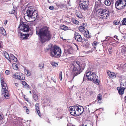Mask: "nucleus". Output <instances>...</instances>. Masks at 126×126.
I'll return each mask as SVG.
<instances>
[{"mask_svg":"<svg viewBox=\"0 0 126 126\" xmlns=\"http://www.w3.org/2000/svg\"><path fill=\"white\" fill-rule=\"evenodd\" d=\"M2 89V91L6 90H7L8 87L7 86V84L5 83H4L2 84L1 85Z\"/></svg>","mask_w":126,"mask_h":126,"instance_id":"24","label":"nucleus"},{"mask_svg":"<svg viewBox=\"0 0 126 126\" xmlns=\"http://www.w3.org/2000/svg\"><path fill=\"white\" fill-rule=\"evenodd\" d=\"M18 28L20 30L26 32H28L30 30L29 24L26 22L20 21Z\"/></svg>","mask_w":126,"mask_h":126,"instance_id":"5","label":"nucleus"},{"mask_svg":"<svg viewBox=\"0 0 126 126\" xmlns=\"http://www.w3.org/2000/svg\"><path fill=\"white\" fill-rule=\"evenodd\" d=\"M84 64H81L78 61H75L71 66L72 72L75 76L79 74L85 67Z\"/></svg>","mask_w":126,"mask_h":126,"instance_id":"2","label":"nucleus"},{"mask_svg":"<svg viewBox=\"0 0 126 126\" xmlns=\"http://www.w3.org/2000/svg\"><path fill=\"white\" fill-rule=\"evenodd\" d=\"M22 83L23 85V86H24L25 88H26L27 89H28V88H30V86L28 85L25 81H22Z\"/></svg>","mask_w":126,"mask_h":126,"instance_id":"26","label":"nucleus"},{"mask_svg":"<svg viewBox=\"0 0 126 126\" xmlns=\"http://www.w3.org/2000/svg\"><path fill=\"white\" fill-rule=\"evenodd\" d=\"M105 4L107 6H109L111 4V3L109 0H105Z\"/></svg>","mask_w":126,"mask_h":126,"instance_id":"31","label":"nucleus"},{"mask_svg":"<svg viewBox=\"0 0 126 126\" xmlns=\"http://www.w3.org/2000/svg\"><path fill=\"white\" fill-rule=\"evenodd\" d=\"M49 48H47V50H49L51 55H55V45H54L52 47V45L50 44L48 45Z\"/></svg>","mask_w":126,"mask_h":126,"instance_id":"10","label":"nucleus"},{"mask_svg":"<svg viewBox=\"0 0 126 126\" xmlns=\"http://www.w3.org/2000/svg\"><path fill=\"white\" fill-rule=\"evenodd\" d=\"M13 69L15 70H17L18 69L17 64L16 63L14 64H13Z\"/></svg>","mask_w":126,"mask_h":126,"instance_id":"40","label":"nucleus"},{"mask_svg":"<svg viewBox=\"0 0 126 126\" xmlns=\"http://www.w3.org/2000/svg\"><path fill=\"white\" fill-rule=\"evenodd\" d=\"M76 107L77 112L79 114V116L83 113L84 110V108L82 106L78 105V106H76Z\"/></svg>","mask_w":126,"mask_h":126,"instance_id":"12","label":"nucleus"},{"mask_svg":"<svg viewBox=\"0 0 126 126\" xmlns=\"http://www.w3.org/2000/svg\"><path fill=\"white\" fill-rule=\"evenodd\" d=\"M114 38H115L117 39V40H119V39H118V38H117V36L116 35H115L114 36Z\"/></svg>","mask_w":126,"mask_h":126,"instance_id":"58","label":"nucleus"},{"mask_svg":"<svg viewBox=\"0 0 126 126\" xmlns=\"http://www.w3.org/2000/svg\"><path fill=\"white\" fill-rule=\"evenodd\" d=\"M44 67V64L43 63H40L39 66V68L41 69L42 68Z\"/></svg>","mask_w":126,"mask_h":126,"instance_id":"45","label":"nucleus"},{"mask_svg":"<svg viewBox=\"0 0 126 126\" xmlns=\"http://www.w3.org/2000/svg\"><path fill=\"white\" fill-rule=\"evenodd\" d=\"M115 43L117 44L119 43V42L118 41H116Z\"/></svg>","mask_w":126,"mask_h":126,"instance_id":"63","label":"nucleus"},{"mask_svg":"<svg viewBox=\"0 0 126 126\" xmlns=\"http://www.w3.org/2000/svg\"><path fill=\"white\" fill-rule=\"evenodd\" d=\"M38 13L37 11L35 10H34V12L33 14V15H32L31 18L33 19L34 20L36 19L38 17Z\"/></svg>","mask_w":126,"mask_h":126,"instance_id":"19","label":"nucleus"},{"mask_svg":"<svg viewBox=\"0 0 126 126\" xmlns=\"http://www.w3.org/2000/svg\"><path fill=\"white\" fill-rule=\"evenodd\" d=\"M59 79L61 81H62V73L61 71H60L59 72Z\"/></svg>","mask_w":126,"mask_h":126,"instance_id":"38","label":"nucleus"},{"mask_svg":"<svg viewBox=\"0 0 126 126\" xmlns=\"http://www.w3.org/2000/svg\"><path fill=\"white\" fill-rule=\"evenodd\" d=\"M125 85H126V82H122L121 83V87H123V86H125Z\"/></svg>","mask_w":126,"mask_h":126,"instance_id":"49","label":"nucleus"},{"mask_svg":"<svg viewBox=\"0 0 126 126\" xmlns=\"http://www.w3.org/2000/svg\"><path fill=\"white\" fill-rule=\"evenodd\" d=\"M35 107L36 112H37L38 115L41 117V114L40 113V111L39 110V105L38 103H36L35 105Z\"/></svg>","mask_w":126,"mask_h":126,"instance_id":"14","label":"nucleus"},{"mask_svg":"<svg viewBox=\"0 0 126 126\" xmlns=\"http://www.w3.org/2000/svg\"><path fill=\"white\" fill-rule=\"evenodd\" d=\"M93 51V49H92L91 50H89L87 52H84L85 53V54H90V53H92Z\"/></svg>","mask_w":126,"mask_h":126,"instance_id":"46","label":"nucleus"},{"mask_svg":"<svg viewBox=\"0 0 126 126\" xmlns=\"http://www.w3.org/2000/svg\"><path fill=\"white\" fill-rule=\"evenodd\" d=\"M77 16L80 18H81L82 17V16L81 14H77L76 15Z\"/></svg>","mask_w":126,"mask_h":126,"instance_id":"47","label":"nucleus"},{"mask_svg":"<svg viewBox=\"0 0 126 126\" xmlns=\"http://www.w3.org/2000/svg\"><path fill=\"white\" fill-rule=\"evenodd\" d=\"M18 83H15V85L17 87H18Z\"/></svg>","mask_w":126,"mask_h":126,"instance_id":"60","label":"nucleus"},{"mask_svg":"<svg viewBox=\"0 0 126 126\" xmlns=\"http://www.w3.org/2000/svg\"><path fill=\"white\" fill-rule=\"evenodd\" d=\"M0 81L1 85L2 84L4 83H5L3 80V78H1L0 79Z\"/></svg>","mask_w":126,"mask_h":126,"instance_id":"48","label":"nucleus"},{"mask_svg":"<svg viewBox=\"0 0 126 126\" xmlns=\"http://www.w3.org/2000/svg\"><path fill=\"white\" fill-rule=\"evenodd\" d=\"M87 78L88 80L91 81L93 80V82L97 83L99 82L98 76L96 75L95 73L91 71H88L86 74Z\"/></svg>","mask_w":126,"mask_h":126,"instance_id":"4","label":"nucleus"},{"mask_svg":"<svg viewBox=\"0 0 126 126\" xmlns=\"http://www.w3.org/2000/svg\"><path fill=\"white\" fill-rule=\"evenodd\" d=\"M24 73L27 76H30L31 75V73L30 71L28 70L24 69Z\"/></svg>","mask_w":126,"mask_h":126,"instance_id":"29","label":"nucleus"},{"mask_svg":"<svg viewBox=\"0 0 126 126\" xmlns=\"http://www.w3.org/2000/svg\"><path fill=\"white\" fill-rule=\"evenodd\" d=\"M34 12V10H28L27 11V16L29 18H30L32 17V16Z\"/></svg>","mask_w":126,"mask_h":126,"instance_id":"15","label":"nucleus"},{"mask_svg":"<svg viewBox=\"0 0 126 126\" xmlns=\"http://www.w3.org/2000/svg\"><path fill=\"white\" fill-rule=\"evenodd\" d=\"M1 34L4 35H5L6 34V33L5 30L3 27L1 28Z\"/></svg>","mask_w":126,"mask_h":126,"instance_id":"35","label":"nucleus"},{"mask_svg":"<svg viewBox=\"0 0 126 126\" xmlns=\"http://www.w3.org/2000/svg\"><path fill=\"white\" fill-rule=\"evenodd\" d=\"M90 33H89V31H87V32L85 31L84 33V36L88 38H91V36L90 35Z\"/></svg>","mask_w":126,"mask_h":126,"instance_id":"23","label":"nucleus"},{"mask_svg":"<svg viewBox=\"0 0 126 126\" xmlns=\"http://www.w3.org/2000/svg\"><path fill=\"white\" fill-rule=\"evenodd\" d=\"M73 52V50L71 48H69L67 50H65L64 51V53L66 55L69 54H72Z\"/></svg>","mask_w":126,"mask_h":126,"instance_id":"22","label":"nucleus"},{"mask_svg":"<svg viewBox=\"0 0 126 126\" xmlns=\"http://www.w3.org/2000/svg\"><path fill=\"white\" fill-rule=\"evenodd\" d=\"M61 28L64 31H66L69 29L68 28L64 25H63L61 26Z\"/></svg>","mask_w":126,"mask_h":126,"instance_id":"32","label":"nucleus"},{"mask_svg":"<svg viewBox=\"0 0 126 126\" xmlns=\"http://www.w3.org/2000/svg\"><path fill=\"white\" fill-rule=\"evenodd\" d=\"M100 6V4L97 1H96L95 3V4L94 7V10L95 11L97 9L99 8Z\"/></svg>","mask_w":126,"mask_h":126,"instance_id":"25","label":"nucleus"},{"mask_svg":"<svg viewBox=\"0 0 126 126\" xmlns=\"http://www.w3.org/2000/svg\"><path fill=\"white\" fill-rule=\"evenodd\" d=\"M10 72V71L8 70H6L5 72L6 74L7 75H8L9 74Z\"/></svg>","mask_w":126,"mask_h":126,"instance_id":"51","label":"nucleus"},{"mask_svg":"<svg viewBox=\"0 0 126 126\" xmlns=\"http://www.w3.org/2000/svg\"><path fill=\"white\" fill-rule=\"evenodd\" d=\"M16 126H22L21 125L19 124L18 123Z\"/></svg>","mask_w":126,"mask_h":126,"instance_id":"61","label":"nucleus"},{"mask_svg":"<svg viewBox=\"0 0 126 126\" xmlns=\"http://www.w3.org/2000/svg\"><path fill=\"white\" fill-rule=\"evenodd\" d=\"M97 98V99L99 100L98 102L100 103L99 101L102 98V95L100 94H99L98 95Z\"/></svg>","mask_w":126,"mask_h":126,"instance_id":"39","label":"nucleus"},{"mask_svg":"<svg viewBox=\"0 0 126 126\" xmlns=\"http://www.w3.org/2000/svg\"><path fill=\"white\" fill-rule=\"evenodd\" d=\"M16 8H13L11 10L9 11V14H13L15 13H16Z\"/></svg>","mask_w":126,"mask_h":126,"instance_id":"30","label":"nucleus"},{"mask_svg":"<svg viewBox=\"0 0 126 126\" xmlns=\"http://www.w3.org/2000/svg\"><path fill=\"white\" fill-rule=\"evenodd\" d=\"M96 16L98 19H107L109 16L110 12L106 8L99 9L96 11Z\"/></svg>","mask_w":126,"mask_h":126,"instance_id":"3","label":"nucleus"},{"mask_svg":"<svg viewBox=\"0 0 126 126\" xmlns=\"http://www.w3.org/2000/svg\"><path fill=\"white\" fill-rule=\"evenodd\" d=\"M122 21V24L123 25H125L126 23V18H123Z\"/></svg>","mask_w":126,"mask_h":126,"instance_id":"43","label":"nucleus"},{"mask_svg":"<svg viewBox=\"0 0 126 126\" xmlns=\"http://www.w3.org/2000/svg\"><path fill=\"white\" fill-rule=\"evenodd\" d=\"M83 46L84 47L88 48L90 47V44L88 42L85 41L83 44Z\"/></svg>","mask_w":126,"mask_h":126,"instance_id":"28","label":"nucleus"},{"mask_svg":"<svg viewBox=\"0 0 126 126\" xmlns=\"http://www.w3.org/2000/svg\"><path fill=\"white\" fill-rule=\"evenodd\" d=\"M33 99L36 100L37 101L38 99V96L36 94H34L33 95Z\"/></svg>","mask_w":126,"mask_h":126,"instance_id":"41","label":"nucleus"},{"mask_svg":"<svg viewBox=\"0 0 126 126\" xmlns=\"http://www.w3.org/2000/svg\"><path fill=\"white\" fill-rule=\"evenodd\" d=\"M76 45V47H77V49L78 50L79 48H78V45Z\"/></svg>","mask_w":126,"mask_h":126,"instance_id":"64","label":"nucleus"},{"mask_svg":"<svg viewBox=\"0 0 126 126\" xmlns=\"http://www.w3.org/2000/svg\"><path fill=\"white\" fill-rule=\"evenodd\" d=\"M4 57L6 58L9 61H10L11 59V56H10L11 57H10V56H4Z\"/></svg>","mask_w":126,"mask_h":126,"instance_id":"42","label":"nucleus"},{"mask_svg":"<svg viewBox=\"0 0 126 126\" xmlns=\"http://www.w3.org/2000/svg\"><path fill=\"white\" fill-rule=\"evenodd\" d=\"M8 22V21L7 20H4V24L5 25H6L7 24V23Z\"/></svg>","mask_w":126,"mask_h":126,"instance_id":"56","label":"nucleus"},{"mask_svg":"<svg viewBox=\"0 0 126 126\" xmlns=\"http://www.w3.org/2000/svg\"><path fill=\"white\" fill-rule=\"evenodd\" d=\"M63 4H61V5H59V8L60 7V8H62V6H63Z\"/></svg>","mask_w":126,"mask_h":126,"instance_id":"59","label":"nucleus"},{"mask_svg":"<svg viewBox=\"0 0 126 126\" xmlns=\"http://www.w3.org/2000/svg\"><path fill=\"white\" fill-rule=\"evenodd\" d=\"M50 63L53 67L55 68V62H51Z\"/></svg>","mask_w":126,"mask_h":126,"instance_id":"50","label":"nucleus"},{"mask_svg":"<svg viewBox=\"0 0 126 126\" xmlns=\"http://www.w3.org/2000/svg\"><path fill=\"white\" fill-rule=\"evenodd\" d=\"M79 30L81 32H83L85 29L84 27L83 26H81L79 27Z\"/></svg>","mask_w":126,"mask_h":126,"instance_id":"33","label":"nucleus"},{"mask_svg":"<svg viewBox=\"0 0 126 126\" xmlns=\"http://www.w3.org/2000/svg\"><path fill=\"white\" fill-rule=\"evenodd\" d=\"M13 77L14 78L20 80L24 79L25 78L24 75L22 74H20L18 73H15V74L13 75Z\"/></svg>","mask_w":126,"mask_h":126,"instance_id":"9","label":"nucleus"},{"mask_svg":"<svg viewBox=\"0 0 126 126\" xmlns=\"http://www.w3.org/2000/svg\"><path fill=\"white\" fill-rule=\"evenodd\" d=\"M54 8V7L53 6H51L49 7V9L50 10H52Z\"/></svg>","mask_w":126,"mask_h":126,"instance_id":"52","label":"nucleus"},{"mask_svg":"<svg viewBox=\"0 0 126 126\" xmlns=\"http://www.w3.org/2000/svg\"><path fill=\"white\" fill-rule=\"evenodd\" d=\"M108 73H109V76L110 77L112 78H114L116 77V75L114 73L111 72L110 71H109Z\"/></svg>","mask_w":126,"mask_h":126,"instance_id":"27","label":"nucleus"},{"mask_svg":"<svg viewBox=\"0 0 126 126\" xmlns=\"http://www.w3.org/2000/svg\"><path fill=\"white\" fill-rule=\"evenodd\" d=\"M117 54L120 55H126V47L124 46H122L121 50H119L117 52Z\"/></svg>","mask_w":126,"mask_h":126,"instance_id":"13","label":"nucleus"},{"mask_svg":"<svg viewBox=\"0 0 126 126\" xmlns=\"http://www.w3.org/2000/svg\"><path fill=\"white\" fill-rule=\"evenodd\" d=\"M48 30L49 28L47 26H44L41 28L37 27L36 34L39 36V40L42 43L50 39L51 35Z\"/></svg>","mask_w":126,"mask_h":126,"instance_id":"1","label":"nucleus"},{"mask_svg":"<svg viewBox=\"0 0 126 126\" xmlns=\"http://www.w3.org/2000/svg\"><path fill=\"white\" fill-rule=\"evenodd\" d=\"M72 21L74 23L78 25L79 23V22L78 21L74 19H72Z\"/></svg>","mask_w":126,"mask_h":126,"instance_id":"36","label":"nucleus"},{"mask_svg":"<svg viewBox=\"0 0 126 126\" xmlns=\"http://www.w3.org/2000/svg\"><path fill=\"white\" fill-rule=\"evenodd\" d=\"M3 115H1V116H0V120H2L3 117Z\"/></svg>","mask_w":126,"mask_h":126,"instance_id":"57","label":"nucleus"},{"mask_svg":"<svg viewBox=\"0 0 126 126\" xmlns=\"http://www.w3.org/2000/svg\"><path fill=\"white\" fill-rule=\"evenodd\" d=\"M25 34V35H26V39H27V38H28V37L29 35V34L28 33L27 34Z\"/></svg>","mask_w":126,"mask_h":126,"instance_id":"53","label":"nucleus"},{"mask_svg":"<svg viewBox=\"0 0 126 126\" xmlns=\"http://www.w3.org/2000/svg\"><path fill=\"white\" fill-rule=\"evenodd\" d=\"M4 54L3 55H9V54H8L7 52L6 51H4Z\"/></svg>","mask_w":126,"mask_h":126,"instance_id":"54","label":"nucleus"},{"mask_svg":"<svg viewBox=\"0 0 126 126\" xmlns=\"http://www.w3.org/2000/svg\"><path fill=\"white\" fill-rule=\"evenodd\" d=\"M61 54V50L60 48L56 46V55H60Z\"/></svg>","mask_w":126,"mask_h":126,"instance_id":"17","label":"nucleus"},{"mask_svg":"<svg viewBox=\"0 0 126 126\" xmlns=\"http://www.w3.org/2000/svg\"><path fill=\"white\" fill-rule=\"evenodd\" d=\"M98 42L95 41H94L92 44V49L94 50L96 49L97 46L98 44Z\"/></svg>","mask_w":126,"mask_h":126,"instance_id":"21","label":"nucleus"},{"mask_svg":"<svg viewBox=\"0 0 126 126\" xmlns=\"http://www.w3.org/2000/svg\"><path fill=\"white\" fill-rule=\"evenodd\" d=\"M88 0H80L79 2V7L81 9L85 11L88 9L89 5Z\"/></svg>","mask_w":126,"mask_h":126,"instance_id":"7","label":"nucleus"},{"mask_svg":"<svg viewBox=\"0 0 126 126\" xmlns=\"http://www.w3.org/2000/svg\"><path fill=\"white\" fill-rule=\"evenodd\" d=\"M126 6V0H117L115 2V8L119 10H121L124 9Z\"/></svg>","mask_w":126,"mask_h":126,"instance_id":"6","label":"nucleus"},{"mask_svg":"<svg viewBox=\"0 0 126 126\" xmlns=\"http://www.w3.org/2000/svg\"><path fill=\"white\" fill-rule=\"evenodd\" d=\"M74 37L76 42L81 43L83 42V40L82 38L81 35L79 33H75Z\"/></svg>","mask_w":126,"mask_h":126,"instance_id":"8","label":"nucleus"},{"mask_svg":"<svg viewBox=\"0 0 126 126\" xmlns=\"http://www.w3.org/2000/svg\"><path fill=\"white\" fill-rule=\"evenodd\" d=\"M109 54H113V48L112 47H110L108 49Z\"/></svg>","mask_w":126,"mask_h":126,"instance_id":"34","label":"nucleus"},{"mask_svg":"<svg viewBox=\"0 0 126 126\" xmlns=\"http://www.w3.org/2000/svg\"><path fill=\"white\" fill-rule=\"evenodd\" d=\"M57 112L58 113L61 111V109L60 108H58L57 109Z\"/></svg>","mask_w":126,"mask_h":126,"instance_id":"55","label":"nucleus"},{"mask_svg":"<svg viewBox=\"0 0 126 126\" xmlns=\"http://www.w3.org/2000/svg\"><path fill=\"white\" fill-rule=\"evenodd\" d=\"M3 93H2V96H4L6 99H8L9 98L8 91L7 90L3 91Z\"/></svg>","mask_w":126,"mask_h":126,"instance_id":"18","label":"nucleus"},{"mask_svg":"<svg viewBox=\"0 0 126 126\" xmlns=\"http://www.w3.org/2000/svg\"><path fill=\"white\" fill-rule=\"evenodd\" d=\"M125 89V88L124 87H119L117 88V89L119 94L120 95H122L123 94Z\"/></svg>","mask_w":126,"mask_h":126,"instance_id":"16","label":"nucleus"},{"mask_svg":"<svg viewBox=\"0 0 126 126\" xmlns=\"http://www.w3.org/2000/svg\"><path fill=\"white\" fill-rule=\"evenodd\" d=\"M23 108L24 109L26 110V112L27 114H28L29 113V110L27 107L25 106H24Z\"/></svg>","mask_w":126,"mask_h":126,"instance_id":"44","label":"nucleus"},{"mask_svg":"<svg viewBox=\"0 0 126 126\" xmlns=\"http://www.w3.org/2000/svg\"><path fill=\"white\" fill-rule=\"evenodd\" d=\"M76 106H74L70 107H69V110L70 114L72 115L75 116H79V114L76 111L75 109H76Z\"/></svg>","mask_w":126,"mask_h":126,"instance_id":"11","label":"nucleus"},{"mask_svg":"<svg viewBox=\"0 0 126 126\" xmlns=\"http://www.w3.org/2000/svg\"><path fill=\"white\" fill-rule=\"evenodd\" d=\"M1 47V42H0V48Z\"/></svg>","mask_w":126,"mask_h":126,"instance_id":"62","label":"nucleus"},{"mask_svg":"<svg viewBox=\"0 0 126 126\" xmlns=\"http://www.w3.org/2000/svg\"><path fill=\"white\" fill-rule=\"evenodd\" d=\"M18 35L20 36L21 39H26V35L24 34H22V33L19 30L18 32Z\"/></svg>","mask_w":126,"mask_h":126,"instance_id":"20","label":"nucleus"},{"mask_svg":"<svg viewBox=\"0 0 126 126\" xmlns=\"http://www.w3.org/2000/svg\"><path fill=\"white\" fill-rule=\"evenodd\" d=\"M11 60H12L13 61L16 62L17 61V59L16 57L15 56H11Z\"/></svg>","mask_w":126,"mask_h":126,"instance_id":"37","label":"nucleus"}]
</instances>
